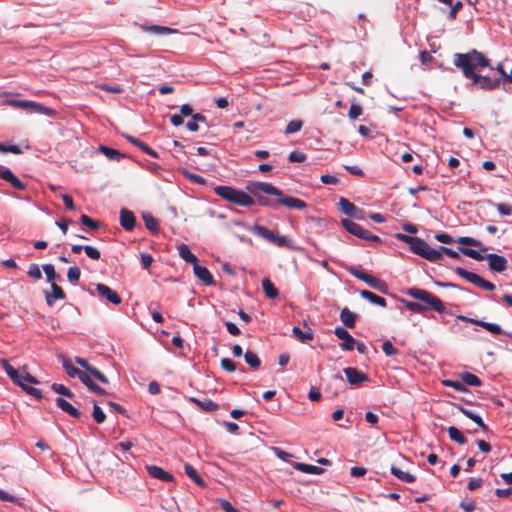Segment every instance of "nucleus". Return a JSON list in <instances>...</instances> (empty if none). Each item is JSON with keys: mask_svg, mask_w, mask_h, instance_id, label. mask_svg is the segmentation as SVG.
Segmentation results:
<instances>
[{"mask_svg": "<svg viewBox=\"0 0 512 512\" xmlns=\"http://www.w3.org/2000/svg\"><path fill=\"white\" fill-rule=\"evenodd\" d=\"M120 225L126 231H132L136 225L134 213L126 208L120 210Z\"/></svg>", "mask_w": 512, "mask_h": 512, "instance_id": "nucleus-18", "label": "nucleus"}, {"mask_svg": "<svg viewBox=\"0 0 512 512\" xmlns=\"http://www.w3.org/2000/svg\"><path fill=\"white\" fill-rule=\"evenodd\" d=\"M60 359H61L63 368L65 369L66 373L70 377H78L79 378V375H81V373L83 371L76 368L75 366H73L71 361L69 359H67L65 356H61Z\"/></svg>", "mask_w": 512, "mask_h": 512, "instance_id": "nucleus-37", "label": "nucleus"}, {"mask_svg": "<svg viewBox=\"0 0 512 512\" xmlns=\"http://www.w3.org/2000/svg\"><path fill=\"white\" fill-rule=\"evenodd\" d=\"M143 221L145 224V227L152 233H157L159 231V223L158 220L152 216L150 213H144Z\"/></svg>", "mask_w": 512, "mask_h": 512, "instance_id": "nucleus-36", "label": "nucleus"}, {"mask_svg": "<svg viewBox=\"0 0 512 512\" xmlns=\"http://www.w3.org/2000/svg\"><path fill=\"white\" fill-rule=\"evenodd\" d=\"M459 251L476 261L486 260L485 255H482L479 251H476L474 249L459 247Z\"/></svg>", "mask_w": 512, "mask_h": 512, "instance_id": "nucleus-45", "label": "nucleus"}, {"mask_svg": "<svg viewBox=\"0 0 512 512\" xmlns=\"http://www.w3.org/2000/svg\"><path fill=\"white\" fill-rule=\"evenodd\" d=\"M99 150L101 153H103L107 158L111 160L119 161L120 159L124 158V155L120 153L118 150L101 145Z\"/></svg>", "mask_w": 512, "mask_h": 512, "instance_id": "nucleus-39", "label": "nucleus"}, {"mask_svg": "<svg viewBox=\"0 0 512 512\" xmlns=\"http://www.w3.org/2000/svg\"><path fill=\"white\" fill-rule=\"evenodd\" d=\"M30 110H32L33 112H36V113H41V114H45L47 116H52V117L56 115V111L54 109L45 107L42 104L34 102V101H33V105L30 108Z\"/></svg>", "mask_w": 512, "mask_h": 512, "instance_id": "nucleus-44", "label": "nucleus"}, {"mask_svg": "<svg viewBox=\"0 0 512 512\" xmlns=\"http://www.w3.org/2000/svg\"><path fill=\"white\" fill-rule=\"evenodd\" d=\"M191 401L194 402L199 408H201L204 411L212 412L215 411L218 408V404L213 402L209 399H197V398H191Z\"/></svg>", "mask_w": 512, "mask_h": 512, "instance_id": "nucleus-35", "label": "nucleus"}, {"mask_svg": "<svg viewBox=\"0 0 512 512\" xmlns=\"http://www.w3.org/2000/svg\"><path fill=\"white\" fill-rule=\"evenodd\" d=\"M407 294L414 299L420 300L425 303L427 309L434 310L438 313H443L445 310L443 302L430 292L419 289V288H410L407 291Z\"/></svg>", "mask_w": 512, "mask_h": 512, "instance_id": "nucleus-6", "label": "nucleus"}, {"mask_svg": "<svg viewBox=\"0 0 512 512\" xmlns=\"http://www.w3.org/2000/svg\"><path fill=\"white\" fill-rule=\"evenodd\" d=\"M75 362L81 366L82 368H84L86 371L85 372H88L89 374H91V376H93L94 378H96L98 381H100L101 383L103 384H107L109 383V380L108 378L105 376V374H103L100 370H98L97 368H95L94 366L90 365L88 363V361L84 358H81V357H75Z\"/></svg>", "mask_w": 512, "mask_h": 512, "instance_id": "nucleus-12", "label": "nucleus"}, {"mask_svg": "<svg viewBox=\"0 0 512 512\" xmlns=\"http://www.w3.org/2000/svg\"><path fill=\"white\" fill-rule=\"evenodd\" d=\"M343 372L346 375L347 381L351 385H359L369 380V376L367 374L359 371L357 368L354 367L344 368Z\"/></svg>", "mask_w": 512, "mask_h": 512, "instance_id": "nucleus-14", "label": "nucleus"}, {"mask_svg": "<svg viewBox=\"0 0 512 512\" xmlns=\"http://www.w3.org/2000/svg\"><path fill=\"white\" fill-rule=\"evenodd\" d=\"M92 416L96 423L101 424L105 421L106 415L103 412V410L97 405V403L94 401L93 405V413Z\"/></svg>", "mask_w": 512, "mask_h": 512, "instance_id": "nucleus-51", "label": "nucleus"}, {"mask_svg": "<svg viewBox=\"0 0 512 512\" xmlns=\"http://www.w3.org/2000/svg\"><path fill=\"white\" fill-rule=\"evenodd\" d=\"M221 367L227 372H234L236 370L235 363L229 358H223L221 360Z\"/></svg>", "mask_w": 512, "mask_h": 512, "instance_id": "nucleus-63", "label": "nucleus"}, {"mask_svg": "<svg viewBox=\"0 0 512 512\" xmlns=\"http://www.w3.org/2000/svg\"><path fill=\"white\" fill-rule=\"evenodd\" d=\"M28 275L31 278L36 279V280H40L42 278L41 270H40L39 266L35 263L30 264L29 269H28Z\"/></svg>", "mask_w": 512, "mask_h": 512, "instance_id": "nucleus-59", "label": "nucleus"}, {"mask_svg": "<svg viewBox=\"0 0 512 512\" xmlns=\"http://www.w3.org/2000/svg\"><path fill=\"white\" fill-rule=\"evenodd\" d=\"M303 127V122L301 120H293L288 123L285 129L286 134H293L299 132Z\"/></svg>", "mask_w": 512, "mask_h": 512, "instance_id": "nucleus-50", "label": "nucleus"}, {"mask_svg": "<svg viewBox=\"0 0 512 512\" xmlns=\"http://www.w3.org/2000/svg\"><path fill=\"white\" fill-rule=\"evenodd\" d=\"M251 232L254 233L257 236H260V237L266 239L267 241H269L271 243H273L274 238H275V236L277 234L274 231L269 230L268 228H266L264 226H261V225H255L251 229Z\"/></svg>", "mask_w": 512, "mask_h": 512, "instance_id": "nucleus-28", "label": "nucleus"}, {"mask_svg": "<svg viewBox=\"0 0 512 512\" xmlns=\"http://www.w3.org/2000/svg\"><path fill=\"white\" fill-rule=\"evenodd\" d=\"M288 159L290 162H303L306 159V155L300 151H292Z\"/></svg>", "mask_w": 512, "mask_h": 512, "instance_id": "nucleus-64", "label": "nucleus"}, {"mask_svg": "<svg viewBox=\"0 0 512 512\" xmlns=\"http://www.w3.org/2000/svg\"><path fill=\"white\" fill-rule=\"evenodd\" d=\"M51 293H45V300L48 306H53L56 300H63L66 295L63 289L56 283L51 284Z\"/></svg>", "mask_w": 512, "mask_h": 512, "instance_id": "nucleus-21", "label": "nucleus"}, {"mask_svg": "<svg viewBox=\"0 0 512 512\" xmlns=\"http://www.w3.org/2000/svg\"><path fill=\"white\" fill-rule=\"evenodd\" d=\"M245 362L253 369H258L261 365V360L253 351H246L244 354Z\"/></svg>", "mask_w": 512, "mask_h": 512, "instance_id": "nucleus-41", "label": "nucleus"}, {"mask_svg": "<svg viewBox=\"0 0 512 512\" xmlns=\"http://www.w3.org/2000/svg\"><path fill=\"white\" fill-rule=\"evenodd\" d=\"M145 469L147 473L160 481L163 482H172L174 481V477L171 473L165 471L163 468L156 466V465H146Z\"/></svg>", "mask_w": 512, "mask_h": 512, "instance_id": "nucleus-15", "label": "nucleus"}, {"mask_svg": "<svg viewBox=\"0 0 512 512\" xmlns=\"http://www.w3.org/2000/svg\"><path fill=\"white\" fill-rule=\"evenodd\" d=\"M347 272L354 276L355 278L365 282L370 287L380 291L381 293H387L388 292V285L385 281L376 278L370 274H368L365 271H362L354 266L347 267Z\"/></svg>", "mask_w": 512, "mask_h": 512, "instance_id": "nucleus-7", "label": "nucleus"}, {"mask_svg": "<svg viewBox=\"0 0 512 512\" xmlns=\"http://www.w3.org/2000/svg\"><path fill=\"white\" fill-rule=\"evenodd\" d=\"M498 212L504 216H510L512 214V205L508 203H498L496 205Z\"/></svg>", "mask_w": 512, "mask_h": 512, "instance_id": "nucleus-61", "label": "nucleus"}, {"mask_svg": "<svg viewBox=\"0 0 512 512\" xmlns=\"http://www.w3.org/2000/svg\"><path fill=\"white\" fill-rule=\"evenodd\" d=\"M443 384L445 386H447V387H452V388H454V389H456L457 391H460V392L468 391L466 386L464 385L463 381L460 382V381H455V380L447 379V380L443 381Z\"/></svg>", "mask_w": 512, "mask_h": 512, "instance_id": "nucleus-54", "label": "nucleus"}, {"mask_svg": "<svg viewBox=\"0 0 512 512\" xmlns=\"http://www.w3.org/2000/svg\"><path fill=\"white\" fill-rule=\"evenodd\" d=\"M436 250L440 253V260L442 259L443 254L449 256L450 258L457 259V260H459L461 258L458 252H456L448 247H445V246H440L439 249H436Z\"/></svg>", "mask_w": 512, "mask_h": 512, "instance_id": "nucleus-55", "label": "nucleus"}, {"mask_svg": "<svg viewBox=\"0 0 512 512\" xmlns=\"http://www.w3.org/2000/svg\"><path fill=\"white\" fill-rule=\"evenodd\" d=\"M7 103L14 108L21 109H30L33 105V101L30 100H9Z\"/></svg>", "mask_w": 512, "mask_h": 512, "instance_id": "nucleus-53", "label": "nucleus"}, {"mask_svg": "<svg viewBox=\"0 0 512 512\" xmlns=\"http://www.w3.org/2000/svg\"><path fill=\"white\" fill-rule=\"evenodd\" d=\"M447 432L452 441L460 445H464L467 443V439L464 437L463 433L458 428L450 426L448 427Z\"/></svg>", "mask_w": 512, "mask_h": 512, "instance_id": "nucleus-38", "label": "nucleus"}, {"mask_svg": "<svg viewBox=\"0 0 512 512\" xmlns=\"http://www.w3.org/2000/svg\"><path fill=\"white\" fill-rule=\"evenodd\" d=\"M360 296L366 300H368L369 302H371L372 304H375V305H378V306H381V307H386V300L385 298L381 297V296H378L377 294L369 291V290H361L360 291Z\"/></svg>", "mask_w": 512, "mask_h": 512, "instance_id": "nucleus-29", "label": "nucleus"}, {"mask_svg": "<svg viewBox=\"0 0 512 512\" xmlns=\"http://www.w3.org/2000/svg\"><path fill=\"white\" fill-rule=\"evenodd\" d=\"M357 318V314L350 311L347 307L343 308L340 312V320L347 328H354Z\"/></svg>", "mask_w": 512, "mask_h": 512, "instance_id": "nucleus-25", "label": "nucleus"}, {"mask_svg": "<svg viewBox=\"0 0 512 512\" xmlns=\"http://www.w3.org/2000/svg\"><path fill=\"white\" fill-rule=\"evenodd\" d=\"M214 192L222 199L242 207H249L255 203L250 195L231 186H217Z\"/></svg>", "mask_w": 512, "mask_h": 512, "instance_id": "nucleus-5", "label": "nucleus"}, {"mask_svg": "<svg viewBox=\"0 0 512 512\" xmlns=\"http://www.w3.org/2000/svg\"><path fill=\"white\" fill-rule=\"evenodd\" d=\"M339 207L340 210L350 216L355 217L357 219H362V213L363 211L358 209L352 202H350L348 199L341 197L339 199Z\"/></svg>", "mask_w": 512, "mask_h": 512, "instance_id": "nucleus-16", "label": "nucleus"}, {"mask_svg": "<svg viewBox=\"0 0 512 512\" xmlns=\"http://www.w3.org/2000/svg\"><path fill=\"white\" fill-rule=\"evenodd\" d=\"M193 271L195 276L199 280H201L205 285L210 286L214 284V279L210 271L206 267L200 266L198 262L195 265H193Z\"/></svg>", "mask_w": 512, "mask_h": 512, "instance_id": "nucleus-20", "label": "nucleus"}, {"mask_svg": "<svg viewBox=\"0 0 512 512\" xmlns=\"http://www.w3.org/2000/svg\"><path fill=\"white\" fill-rule=\"evenodd\" d=\"M390 472L395 477H397L399 480L407 482V483H412L416 479L414 475L410 474L409 472H404L394 465H392L390 467Z\"/></svg>", "mask_w": 512, "mask_h": 512, "instance_id": "nucleus-34", "label": "nucleus"}, {"mask_svg": "<svg viewBox=\"0 0 512 512\" xmlns=\"http://www.w3.org/2000/svg\"><path fill=\"white\" fill-rule=\"evenodd\" d=\"M52 390L58 394H61L69 399L74 398V393L63 384L53 383L51 386Z\"/></svg>", "mask_w": 512, "mask_h": 512, "instance_id": "nucleus-46", "label": "nucleus"}, {"mask_svg": "<svg viewBox=\"0 0 512 512\" xmlns=\"http://www.w3.org/2000/svg\"><path fill=\"white\" fill-rule=\"evenodd\" d=\"M81 271L77 266L70 267L67 272V278L70 282H77L80 279Z\"/></svg>", "mask_w": 512, "mask_h": 512, "instance_id": "nucleus-57", "label": "nucleus"}, {"mask_svg": "<svg viewBox=\"0 0 512 512\" xmlns=\"http://www.w3.org/2000/svg\"><path fill=\"white\" fill-rule=\"evenodd\" d=\"M461 379L464 383V385H469V386H480L482 384L480 378L478 376H476L475 374L473 373H470V372H464L461 374Z\"/></svg>", "mask_w": 512, "mask_h": 512, "instance_id": "nucleus-42", "label": "nucleus"}, {"mask_svg": "<svg viewBox=\"0 0 512 512\" xmlns=\"http://www.w3.org/2000/svg\"><path fill=\"white\" fill-rule=\"evenodd\" d=\"M395 237L398 240L409 244V248L414 254L421 256L430 262L440 261V253L436 249L430 247L423 239L403 233H397Z\"/></svg>", "mask_w": 512, "mask_h": 512, "instance_id": "nucleus-4", "label": "nucleus"}, {"mask_svg": "<svg viewBox=\"0 0 512 512\" xmlns=\"http://www.w3.org/2000/svg\"><path fill=\"white\" fill-rule=\"evenodd\" d=\"M0 364L14 384L20 386L27 394L35 397L36 399L43 398V394L40 389L34 388L26 384L39 383L36 377L32 376L30 373L27 372L26 366H23L19 370H17L9 364L8 360L4 358L0 360Z\"/></svg>", "mask_w": 512, "mask_h": 512, "instance_id": "nucleus-2", "label": "nucleus"}, {"mask_svg": "<svg viewBox=\"0 0 512 512\" xmlns=\"http://www.w3.org/2000/svg\"><path fill=\"white\" fill-rule=\"evenodd\" d=\"M459 319H461L465 322H469V323H473L478 326H481L484 329H486L487 331H489L490 333L495 334V335L502 334V332H503L502 328L498 324L489 323V322H485V321L477 320V319H473V318H468L466 316H459Z\"/></svg>", "mask_w": 512, "mask_h": 512, "instance_id": "nucleus-19", "label": "nucleus"}, {"mask_svg": "<svg viewBox=\"0 0 512 512\" xmlns=\"http://www.w3.org/2000/svg\"><path fill=\"white\" fill-rule=\"evenodd\" d=\"M0 178L10 183L15 189L24 190L26 188V184L19 180L14 173L6 167H0Z\"/></svg>", "mask_w": 512, "mask_h": 512, "instance_id": "nucleus-17", "label": "nucleus"}, {"mask_svg": "<svg viewBox=\"0 0 512 512\" xmlns=\"http://www.w3.org/2000/svg\"><path fill=\"white\" fill-rule=\"evenodd\" d=\"M457 242L463 245L467 246H474V247H480L481 251H487V247H482L480 241H478L475 238L468 237V236H462L457 239Z\"/></svg>", "mask_w": 512, "mask_h": 512, "instance_id": "nucleus-43", "label": "nucleus"}, {"mask_svg": "<svg viewBox=\"0 0 512 512\" xmlns=\"http://www.w3.org/2000/svg\"><path fill=\"white\" fill-rule=\"evenodd\" d=\"M262 288L268 299H276L279 295L278 289L269 278H264L262 280Z\"/></svg>", "mask_w": 512, "mask_h": 512, "instance_id": "nucleus-31", "label": "nucleus"}, {"mask_svg": "<svg viewBox=\"0 0 512 512\" xmlns=\"http://www.w3.org/2000/svg\"><path fill=\"white\" fill-rule=\"evenodd\" d=\"M454 271L457 275H459L460 277L464 278L465 280L479 288H482L487 291H493L495 289V285L492 282L485 280L476 273L467 271L462 267H456Z\"/></svg>", "mask_w": 512, "mask_h": 512, "instance_id": "nucleus-9", "label": "nucleus"}, {"mask_svg": "<svg viewBox=\"0 0 512 512\" xmlns=\"http://www.w3.org/2000/svg\"><path fill=\"white\" fill-rule=\"evenodd\" d=\"M405 307L414 313H423L427 310V307L421 303L413 301H404Z\"/></svg>", "mask_w": 512, "mask_h": 512, "instance_id": "nucleus-49", "label": "nucleus"}, {"mask_svg": "<svg viewBox=\"0 0 512 512\" xmlns=\"http://www.w3.org/2000/svg\"><path fill=\"white\" fill-rule=\"evenodd\" d=\"M42 268L47 277V280L51 282V284L55 283V280L60 277L59 274L55 272V268L52 264H44Z\"/></svg>", "mask_w": 512, "mask_h": 512, "instance_id": "nucleus-48", "label": "nucleus"}, {"mask_svg": "<svg viewBox=\"0 0 512 512\" xmlns=\"http://www.w3.org/2000/svg\"><path fill=\"white\" fill-rule=\"evenodd\" d=\"M292 332H293L294 336L300 342H303V343L313 340V337H314L313 331L310 327H307L306 331H303L299 327L295 326V327H293Z\"/></svg>", "mask_w": 512, "mask_h": 512, "instance_id": "nucleus-32", "label": "nucleus"}, {"mask_svg": "<svg viewBox=\"0 0 512 512\" xmlns=\"http://www.w3.org/2000/svg\"><path fill=\"white\" fill-rule=\"evenodd\" d=\"M485 258L488 261L489 268L492 271L501 273L508 268V261L504 256L489 253L485 255Z\"/></svg>", "mask_w": 512, "mask_h": 512, "instance_id": "nucleus-10", "label": "nucleus"}, {"mask_svg": "<svg viewBox=\"0 0 512 512\" xmlns=\"http://www.w3.org/2000/svg\"><path fill=\"white\" fill-rule=\"evenodd\" d=\"M458 410L461 411L466 417L471 419L473 422H475L483 431H488V426L483 422L482 418L472 412L471 410L459 405Z\"/></svg>", "mask_w": 512, "mask_h": 512, "instance_id": "nucleus-27", "label": "nucleus"}, {"mask_svg": "<svg viewBox=\"0 0 512 512\" xmlns=\"http://www.w3.org/2000/svg\"><path fill=\"white\" fill-rule=\"evenodd\" d=\"M295 469L309 474H321L323 472V469L321 467L315 466V465H309L305 463H296L294 465Z\"/></svg>", "mask_w": 512, "mask_h": 512, "instance_id": "nucleus-40", "label": "nucleus"}, {"mask_svg": "<svg viewBox=\"0 0 512 512\" xmlns=\"http://www.w3.org/2000/svg\"><path fill=\"white\" fill-rule=\"evenodd\" d=\"M247 190L253 195H256L257 191H261L267 195L277 196L279 197L277 204L289 208L303 210L307 207L305 201L293 196H284L279 188L267 182H251L247 185Z\"/></svg>", "mask_w": 512, "mask_h": 512, "instance_id": "nucleus-3", "label": "nucleus"}, {"mask_svg": "<svg viewBox=\"0 0 512 512\" xmlns=\"http://www.w3.org/2000/svg\"><path fill=\"white\" fill-rule=\"evenodd\" d=\"M91 374L88 372L83 371L81 375H79V380L93 393L99 394V395H105L106 391L101 388L99 385H97L92 379Z\"/></svg>", "mask_w": 512, "mask_h": 512, "instance_id": "nucleus-22", "label": "nucleus"}, {"mask_svg": "<svg viewBox=\"0 0 512 512\" xmlns=\"http://www.w3.org/2000/svg\"><path fill=\"white\" fill-rule=\"evenodd\" d=\"M80 221L83 225L89 227L92 230H97L100 227V223L98 221L92 219L91 217H89L85 214H83L80 217Z\"/></svg>", "mask_w": 512, "mask_h": 512, "instance_id": "nucleus-52", "label": "nucleus"}, {"mask_svg": "<svg viewBox=\"0 0 512 512\" xmlns=\"http://www.w3.org/2000/svg\"><path fill=\"white\" fill-rule=\"evenodd\" d=\"M341 223L347 232L360 239L381 242V238L379 236L372 234L370 231L364 229L361 225L350 219H343Z\"/></svg>", "mask_w": 512, "mask_h": 512, "instance_id": "nucleus-8", "label": "nucleus"}, {"mask_svg": "<svg viewBox=\"0 0 512 512\" xmlns=\"http://www.w3.org/2000/svg\"><path fill=\"white\" fill-rule=\"evenodd\" d=\"M334 334L343 342L340 344V347L344 351H352L355 348L356 340L351 336V334L341 326H338L334 329Z\"/></svg>", "mask_w": 512, "mask_h": 512, "instance_id": "nucleus-11", "label": "nucleus"}, {"mask_svg": "<svg viewBox=\"0 0 512 512\" xmlns=\"http://www.w3.org/2000/svg\"><path fill=\"white\" fill-rule=\"evenodd\" d=\"M453 64L459 68L464 77L472 81V85L483 90H493L500 84L499 78H492L487 75L479 74L482 68H494L490 64V60L481 52L472 49L467 53H455Z\"/></svg>", "mask_w": 512, "mask_h": 512, "instance_id": "nucleus-1", "label": "nucleus"}, {"mask_svg": "<svg viewBox=\"0 0 512 512\" xmlns=\"http://www.w3.org/2000/svg\"><path fill=\"white\" fill-rule=\"evenodd\" d=\"M289 239L283 235L276 234L273 244H275L278 247H289Z\"/></svg>", "mask_w": 512, "mask_h": 512, "instance_id": "nucleus-62", "label": "nucleus"}, {"mask_svg": "<svg viewBox=\"0 0 512 512\" xmlns=\"http://www.w3.org/2000/svg\"><path fill=\"white\" fill-rule=\"evenodd\" d=\"M84 252L90 259L95 260V261L99 260L101 257L100 251L93 246H89V245L84 246Z\"/></svg>", "mask_w": 512, "mask_h": 512, "instance_id": "nucleus-56", "label": "nucleus"}, {"mask_svg": "<svg viewBox=\"0 0 512 512\" xmlns=\"http://www.w3.org/2000/svg\"><path fill=\"white\" fill-rule=\"evenodd\" d=\"M184 470L187 476L192 479L197 485L201 487H206V483L203 478L198 474L197 470L190 464L186 463L184 465Z\"/></svg>", "mask_w": 512, "mask_h": 512, "instance_id": "nucleus-33", "label": "nucleus"}, {"mask_svg": "<svg viewBox=\"0 0 512 512\" xmlns=\"http://www.w3.org/2000/svg\"><path fill=\"white\" fill-rule=\"evenodd\" d=\"M139 27L141 30H143L147 33H152V34H156V35H169V34L178 33L177 29H173V28L166 27V26H160V25L141 24Z\"/></svg>", "mask_w": 512, "mask_h": 512, "instance_id": "nucleus-23", "label": "nucleus"}, {"mask_svg": "<svg viewBox=\"0 0 512 512\" xmlns=\"http://www.w3.org/2000/svg\"><path fill=\"white\" fill-rule=\"evenodd\" d=\"M178 252L180 257L187 263L195 265L198 262V258L196 257L195 254L191 252V250L186 244H181L178 247Z\"/></svg>", "mask_w": 512, "mask_h": 512, "instance_id": "nucleus-30", "label": "nucleus"}, {"mask_svg": "<svg viewBox=\"0 0 512 512\" xmlns=\"http://www.w3.org/2000/svg\"><path fill=\"white\" fill-rule=\"evenodd\" d=\"M180 172L182 173V175L185 178L189 179L192 183L202 185V184H205V182H206L202 176H200L198 174L191 173L185 168L180 169Z\"/></svg>", "mask_w": 512, "mask_h": 512, "instance_id": "nucleus-47", "label": "nucleus"}, {"mask_svg": "<svg viewBox=\"0 0 512 512\" xmlns=\"http://www.w3.org/2000/svg\"><path fill=\"white\" fill-rule=\"evenodd\" d=\"M362 112L363 110L360 105L352 104L348 112V117L352 120L357 119L362 114Z\"/></svg>", "mask_w": 512, "mask_h": 512, "instance_id": "nucleus-60", "label": "nucleus"}, {"mask_svg": "<svg viewBox=\"0 0 512 512\" xmlns=\"http://www.w3.org/2000/svg\"><path fill=\"white\" fill-rule=\"evenodd\" d=\"M382 350L387 356H394L398 353V350L393 346V344L389 340L383 342Z\"/></svg>", "mask_w": 512, "mask_h": 512, "instance_id": "nucleus-58", "label": "nucleus"}, {"mask_svg": "<svg viewBox=\"0 0 512 512\" xmlns=\"http://www.w3.org/2000/svg\"><path fill=\"white\" fill-rule=\"evenodd\" d=\"M96 291L102 298H105L114 305H119L122 301L121 297L114 290L103 283L96 284Z\"/></svg>", "mask_w": 512, "mask_h": 512, "instance_id": "nucleus-13", "label": "nucleus"}, {"mask_svg": "<svg viewBox=\"0 0 512 512\" xmlns=\"http://www.w3.org/2000/svg\"><path fill=\"white\" fill-rule=\"evenodd\" d=\"M56 405L64 412H66L68 415H70L73 418H80L81 413L77 408H75L71 403H69L67 400H65L62 397H57L55 399Z\"/></svg>", "mask_w": 512, "mask_h": 512, "instance_id": "nucleus-24", "label": "nucleus"}, {"mask_svg": "<svg viewBox=\"0 0 512 512\" xmlns=\"http://www.w3.org/2000/svg\"><path fill=\"white\" fill-rule=\"evenodd\" d=\"M124 137L133 145L137 146L141 151L149 154L150 156L157 158L158 153L149 147L146 143L140 141L138 138H135L131 135H124Z\"/></svg>", "mask_w": 512, "mask_h": 512, "instance_id": "nucleus-26", "label": "nucleus"}]
</instances>
